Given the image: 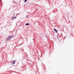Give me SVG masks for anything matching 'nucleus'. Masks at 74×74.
I'll return each mask as SVG.
<instances>
[{"instance_id":"obj_1","label":"nucleus","mask_w":74,"mask_h":74,"mask_svg":"<svg viewBox=\"0 0 74 74\" xmlns=\"http://www.w3.org/2000/svg\"><path fill=\"white\" fill-rule=\"evenodd\" d=\"M14 35L10 36L8 37L7 38V40H11L12 39V37H13Z\"/></svg>"},{"instance_id":"obj_2","label":"nucleus","mask_w":74,"mask_h":74,"mask_svg":"<svg viewBox=\"0 0 74 74\" xmlns=\"http://www.w3.org/2000/svg\"><path fill=\"white\" fill-rule=\"evenodd\" d=\"M15 62H16V61H15V60H14L12 61L11 63L12 64H15Z\"/></svg>"},{"instance_id":"obj_3","label":"nucleus","mask_w":74,"mask_h":74,"mask_svg":"<svg viewBox=\"0 0 74 74\" xmlns=\"http://www.w3.org/2000/svg\"><path fill=\"white\" fill-rule=\"evenodd\" d=\"M54 32H56V33H58V31L57 30V29H56L55 28H54Z\"/></svg>"},{"instance_id":"obj_4","label":"nucleus","mask_w":74,"mask_h":74,"mask_svg":"<svg viewBox=\"0 0 74 74\" xmlns=\"http://www.w3.org/2000/svg\"><path fill=\"white\" fill-rule=\"evenodd\" d=\"M29 23H26L25 24L26 26H29Z\"/></svg>"},{"instance_id":"obj_5","label":"nucleus","mask_w":74,"mask_h":74,"mask_svg":"<svg viewBox=\"0 0 74 74\" xmlns=\"http://www.w3.org/2000/svg\"><path fill=\"white\" fill-rule=\"evenodd\" d=\"M16 18V16L15 17H14L13 18V19H15Z\"/></svg>"},{"instance_id":"obj_6","label":"nucleus","mask_w":74,"mask_h":74,"mask_svg":"<svg viewBox=\"0 0 74 74\" xmlns=\"http://www.w3.org/2000/svg\"><path fill=\"white\" fill-rule=\"evenodd\" d=\"M27 1V0H25L24 1L25 3H26V1Z\"/></svg>"},{"instance_id":"obj_7","label":"nucleus","mask_w":74,"mask_h":74,"mask_svg":"<svg viewBox=\"0 0 74 74\" xmlns=\"http://www.w3.org/2000/svg\"><path fill=\"white\" fill-rule=\"evenodd\" d=\"M20 14V13H18L16 14V15H19Z\"/></svg>"},{"instance_id":"obj_8","label":"nucleus","mask_w":74,"mask_h":74,"mask_svg":"<svg viewBox=\"0 0 74 74\" xmlns=\"http://www.w3.org/2000/svg\"><path fill=\"white\" fill-rule=\"evenodd\" d=\"M29 16V15H27V16L26 17H25V18H27V16Z\"/></svg>"},{"instance_id":"obj_9","label":"nucleus","mask_w":74,"mask_h":74,"mask_svg":"<svg viewBox=\"0 0 74 74\" xmlns=\"http://www.w3.org/2000/svg\"><path fill=\"white\" fill-rule=\"evenodd\" d=\"M46 38H48V36H47V35H46Z\"/></svg>"},{"instance_id":"obj_10","label":"nucleus","mask_w":74,"mask_h":74,"mask_svg":"<svg viewBox=\"0 0 74 74\" xmlns=\"http://www.w3.org/2000/svg\"><path fill=\"white\" fill-rule=\"evenodd\" d=\"M57 38H58V39H59V38H58V36H57Z\"/></svg>"},{"instance_id":"obj_11","label":"nucleus","mask_w":74,"mask_h":74,"mask_svg":"<svg viewBox=\"0 0 74 74\" xmlns=\"http://www.w3.org/2000/svg\"><path fill=\"white\" fill-rule=\"evenodd\" d=\"M13 19H14V18H12V21H13Z\"/></svg>"},{"instance_id":"obj_12","label":"nucleus","mask_w":74,"mask_h":74,"mask_svg":"<svg viewBox=\"0 0 74 74\" xmlns=\"http://www.w3.org/2000/svg\"><path fill=\"white\" fill-rule=\"evenodd\" d=\"M14 72V73H16V72H15V71H13V73Z\"/></svg>"},{"instance_id":"obj_13","label":"nucleus","mask_w":74,"mask_h":74,"mask_svg":"<svg viewBox=\"0 0 74 74\" xmlns=\"http://www.w3.org/2000/svg\"><path fill=\"white\" fill-rule=\"evenodd\" d=\"M7 23H8V22H7Z\"/></svg>"},{"instance_id":"obj_14","label":"nucleus","mask_w":74,"mask_h":74,"mask_svg":"<svg viewBox=\"0 0 74 74\" xmlns=\"http://www.w3.org/2000/svg\"><path fill=\"white\" fill-rule=\"evenodd\" d=\"M17 73H18V72H17Z\"/></svg>"},{"instance_id":"obj_15","label":"nucleus","mask_w":74,"mask_h":74,"mask_svg":"<svg viewBox=\"0 0 74 74\" xmlns=\"http://www.w3.org/2000/svg\"><path fill=\"white\" fill-rule=\"evenodd\" d=\"M55 39H56V38H55Z\"/></svg>"}]
</instances>
